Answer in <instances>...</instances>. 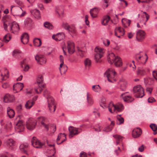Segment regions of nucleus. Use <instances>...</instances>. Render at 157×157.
Wrapping results in <instances>:
<instances>
[{
  "mask_svg": "<svg viewBox=\"0 0 157 157\" xmlns=\"http://www.w3.org/2000/svg\"><path fill=\"white\" fill-rule=\"evenodd\" d=\"M108 61L111 64L114 63L116 67H120L122 65L121 59L118 56H116L113 53H110L107 57Z\"/></svg>",
  "mask_w": 157,
  "mask_h": 157,
  "instance_id": "nucleus-1",
  "label": "nucleus"
},
{
  "mask_svg": "<svg viewBox=\"0 0 157 157\" xmlns=\"http://www.w3.org/2000/svg\"><path fill=\"white\" fill-rule=\"evenodd\" d=\"M104 75L107 78L109 82H115L117 80V74L113 68L108 69L104 73Z\"/></svg>",
  "mask_w": 157,
  "mask_h": 157,
  "instance_id": "nucleus-2",
  "label": "nucleus"
},
{
  "mask_svg": "<svg viewBox=\"0 0 157 157\" xmlns=\"http://www.w3.org/2000/svg\"><path fill=\"white\" fill-rule=\"evenodd\" d=\"M10 11L11 13L14 16L19 17L24 16L25 13V12H23L21 8L18 6H11Z\"/></svg>",
  "mask_w": 157,
  "mask_h": 157,
  "instance_id": "nucleus-3",
  "label": "nucleus"
},
{
  "mask_svg": "<svg viewBox=\"0 0 157 157\" xmlns=\"http://www.w3.org/2000/svg\"><path fill=\"white\" fill-rule=\"evenodd\" d=\"M97 53L95 55V59L96 62H100V59L103 56L105 51L103 48L99 47H96L94 49Z\"/></svg>",
  "mask_w": 157,
  "mask_h": 157,
  "instance_id": "nucleus-4",
  "label": "nucleus"
},
{
  "mask_svg": "<svg viewBox=\"0 0 157 157\" xmlns=\"http://www.w3.org/2000/svg\"><path fill=\"white\" fill-rule=\"evenodd\" d=\"M39 119L41 124L46 128L47 131L48 130V127L50 126L52 129V132L53 133L56 131V126L55 124H48L45 123L46 121H47V119L43 117H39Z\"/></svg>",
  "mask_w": 157,
  "mask_h": 157,
  "instance_id": "nucleus-5",
  "label": "nucleus"
},
{
  "mask_svg": "<svg viewBox=\"0 0 157 157\" xmlns=\"http://www.w3.org/2000/svg\"><path fill=\"white\" fill-rule=\"evenodd\" d=\"M48 107L50 111L54 113L56 109V105L54 101V99L52 97H48L47 99Z\"/></svg>",
  "mask_w": 157,
  "mask_h": 157,
  "instance_id": "nucleus-6",
  "label": "nucleus"
},
{
  "mask_svg": "<svg viewBox=\"0 0 157 157\" xmlns=\"http://www.w3.org/2000/svg\"><path fill=\"white\" fill-rule=\"evenodd\" d=\"M133 92L136 93L137 98H142L144 95V90L140 85H137L133 88Z\"/></svg>",
  "mask_w": 157,
  "mask_h": 157,
  "instance_id": "nucleus-7",
  "label": "nucleus"
},
{
  "mask_svg": "<svg viewBox=\"0 0 157 157\" xmlns=\"http://www.w3.org/2000/svg\"><path fill=\"white\" fill-rule=\"evenodd\" d=\"M9 26L10 32L15 34L17 33L19 30V26L18 24L16 22L14 21L10 24Z\"/></svg>",
  "mask_w": 157,
  "mask_h": 157,
  "instance_id": "nucleus-8",
  "label": "nucleus"
},
{
  "mask_svg": "<svg viewBox=\"0 0 157 157\" xmlns=\"http://www.w3.org/2000/svg\"><path fill=\"white\" fill-rule=\"evenodd\" d=\"M68 129L69 132V137L70 138L72 137L75 135L78 134L82 131L81 128L72 126H70Z\"/></svg>",
  "mask_w": 157,
  "mask_h": 157,
  "instance_id": "nucleus-9",
  "label": "nucleus"
},
{
  "mask_svg": "<svg viewBox=\"0 0 157 157\" xmlns=\"http://www.w3.org/2000/svg\"><path fill=\"white\" fill-rule=\"evenodd\" d=\"M36 121L34 119L29 118L26 121V126L29 130H32L35 128Z\"/></svg>",
  "mask_w": 157,
  "mask_h": 157,
  "instance_id": "nucleus-10",
  "label": "nucleus"
},
{
  "mask_svg": "<svg viewBox=\"0 0 157 157\" xmlns=\"http://www.w3.org/2000/svg\"><path fill=\"white\" fill-rule=\"evenodd\" d=\"M24 126L22 121L19 120L16 124L15 127L16 131L17 132H23L24 129Z\"/></svg>",
  "mask_w": 157,
  "mask_h": 157,
  "instance_id": "nucleus-11",
  "label": "nucleus"
},
{
  "mask_svg": "<svg viewBox=\"0 0 157 157\" xmlns=\"http://www.w3.org/2000/svg\"><path fill=\"white\" fill-rule=\"evenodd\" d=\"M31 143L33 146L35 148H40L44 145L43 143H41L40 140H37L36 138L33 137L31 140Z\"/></svg>",
  "mask_w": 157,
  "mask_h": 157,
  "instance_id": "nucleus-12",
  "label": "nucleus"
},
{
  "mask_svg": "<svg viewBox=\"0 0 157 157\" xmlns=\"http://www.w3.org/2000/svg\"><path fill=\"white\" fill-rule=\"evenodd\" d=\"M75 44L71 40H69L67 42V48L68 53L70 54H72L75 51Z\"/></svg>",
  "mask_w": 157,
  "mask_h": 157,
  "instance_id": "nucleus-13",
  "label": "nucleus"
},
{
  "mask_svg": "<svg viewBox=\"0 0 157 157\" xmlns=\"http://www.w3.org/2000/svg\"><path fill=\"white\" fill-rule=\"evenodd\" d=\"M128 92H126L121 94V97L124 101L128 102H131L133 101L134 99L128 94Z\"/></svg>",
  "mask_w": 157,
  "mask_h": 157,
  "instance_id": "nucleus-14",
  "label": "nucleus"
},
{
  "mask_svg": "<svg viewBox=\"0 0 157 157\" xmlns=\"http://www.w3.org/2000/svg\"><path fill=\"white\" fill-rule=\"evenodd\" d=\"M124 34L123 29L120 27H116L115 29V35L118 38H120Z\"/></svg>",
  "mask_w": 157,
  "mask_h": 157,
  "instance_id": "nucleus-15",
  "label": "nucleus"
},
{
  "mask_svg": "<svg viewBox=\"0 0 157 157\" xmlns=\"http://www.w3.org/2000/svg\"><path fill=\"white\" fill-rule=\"evenodd\" d=\"M145 33L142 30H140L137 31L136 34V39L139 41H141L145 38Z\"/></svg>",
  "mask_w": 157,
  "mask_h": 157,
  "instance_id": "nucleus-16",
  "label": "nucleus"
},
{
  "mask_svg": "<svg viewBox=\"0 0 157 157\" xmlns=\"http://www.w3.org/2000/svg\"><path fill=\"white\" fill-rule=\"evenodd\" d=\"M66 140V135L65 133H60L59 134L57 140L56 142L58 144H60L63 143Z\"/></svg>",
  "mask_w": 157,
  "mask_h": 157,
  "instance_id": "nucleus-17",
  "label": "nucleus"
},
{
  "mask_svg": "<svg viewBox=\"0 0 157 157\" xmlns=\"http://www.w3.org/2000/svg\"><path fill=\"white\" fill-rule=\"evenodd\" d=\"M15 141L13 139H9L6 140L5 144L7 148L12 149L15 146Z\"/></svg>",
  "mask_w": 157,
  "mask_h": 157,
  "instance_id": "nucleus-18",
  "label": "nucleus"
},
{
  "mask_svg": "<svg viewBox=\"0 0 157 157\" xmlns=\"http://www.w3.org/2000/svg\"><path fill=\"white\" fill-rule=\"evenodd\" d=\"M35 58L36 60L40 64L45 63L46 62L45 58L43 55H36Z\"/></svg>",
  "mask_w": 157,
  "mask_h": 157,
  "instance_id": "nucleus-19",
  "label": "nucleus"
},
{
  "mask_svg": "<svg viewBox=\"0 0 157 157\" xmlns=\"http://www.w3.org/2000/svg\"><path fill=\"white\" fill-rule=\"evenodd\" d=\"M142 133V130L140 128H135L132 131V135L134 138H137L140 137Z\"/></svg>",
  "mask_w": 157,
  "mask_h": 157,
  "instance_id": "nucleus-20",
  "label": "nucleus"
},
{
  "mask_svg": "<svg viewBox=\"0 0 157 157\" xmlns=\"http://www.w3.org/2000/svg\"><path fill=\"white\" fill-rule=\"evenodd\" d=\"M15 100V97L12 95L9 94H6L4 97V101L6 102H10L13 101Z\"/></svg>",
  "mask_w": 157,
  "mask_h": 157,
  "instance_id": "nucleus-21",
  "label": "nucleus"
},
{
  "mask_svg": "<svg viewBox=\"0 0 157 157\" xmlns=\"http://www.w3.org/2000/svg\"><path fill=\"white\" fill-rule=\"evenodd\" d=\"M65 37V35L63 33H58L56 35H53L52 38L56 41H59L63 39Z\"/></svg>",
  "mask_w": 157,
  "mask_h": 157,
  "instance_id": "nucleus-22",
  "label": "nucleus"
},
{
  "mask_svg": "<svg viewBox=\"0 0 157 157\" xmlns=\"http://www.w3.org/2000/svg\"><path fill=\"white\" fill-rule=\"evenodd\" d=\"M141 17L142 18V20L140 21V23L145 24L146 22L147 21L149 18V15L146 12H143L141 15Z\"/></svg>",
  "mask_w": 157,
  "mask_h": 157,
  "instance_id": "nucleus-23",
  "label": "nucleus"
},
{
  "mask_svg": "<svg viewBox=\"0 0 157 157\" xmlns=\"http://www.w3.org/2000/svg\"><path fill=\"white\" fill-rule=\"evenodd\" d=\"M123 109L124 106L121 103H118L116 105L113 104V111L120 112L122 111Z\"/></svg>",
  "mask_w": 157,
  "mask_h": 157,
  "instance_id": "nucleus-24",
  "label": "nucleus"
},
{
  "mask_svg": "<svg viewBox=\"0 0 157 157\" xmlns=\"http://www.w3.org/2000/svg\"><path fill=\"white\" fill-rule=\"evenodd\" d=\"M29 36L27 33H24L21 35V42L24 44H27L29 41Z\"/></svg>",
  "mask_w": 157,
  "mask_h": 157,
  "instance_id": "nucleus-25",
  "label": "nucleus"
},
{
  "mask_svg": "<svg viewBox=\"0 0 157 157\" xmlns=\"http://www.w3.org/2000/svg\"><path fill=\"white\" fill-rule=\"evenodd\" d=\"M23 87V84L21 83H17L15 85L13 86V90H15L16 92H18L21 91Z\"/></svg>",
  "mask_w": 157,
  "mask_h": 157,
  "instance_id": "nucleus-26",
  "label": "nucleus"
},
{
  "mask_svg": "<svg viewBox=\"0 0 157 157\" xmlns=\"http://www.w3.org/2000/svg\"><path fill=\"white\" fill-rule=\"evenodd\" d=\"M28 147V144L27 143H25L21 144L19 147L20 150L22 152L27 154V150Z\"/></svg>",
  "mask_w": 157,
  "mask_h": 157,
  "instance_id": "nucleus-27",
  "label": "nucleus"
},
{
  "mask_svg": "<svg viewBox=\"0 0 157 157\" xmlns=\"http://www.w3.org/2000/svg\"><path fill=\"white\" fill-rule=\"evenodd\" d=\"M59 69L61 74H64L67 71L68 67L66 65L60 63Z\"/></svg>",
  "mask_w": 157,
  "mask_h": 157,
  "instance_id": "nucleus-28",
  "label": "nucleus"
},
{
  "mask_svg": "<svg viewBox=\"0 0 157 157\" xmlns=\"http://www.w3.org/2000/svg\"><path fill=\"white\" fill-rule=\"evenodd\" d=\"M43 84H37V86L35 87V90L37 94H40L41 93L44 88Z\"/></svg>",
  "mask_w": 157,
  "mask_h": 157,
  "instance_id": "nucleus-29",
  "label": "nucleus"
},
{
  "mask_svg": "<svg viewBox=\"0 0 157 157\" xmlns=\"http://www.w3.org/2000/svg\"><path fill=\"white\" fill-rule=\"evenodd\" d=\"M31 13L35 18L37 19L39 18L40 17V11L38 10L35 9L31 10Z\"/></svg>",
  "mask_w": 157,
  "mask_h": 157,
  "instance_id": "nucleus-30",
  "label": "nucleus"
},
{
  "mask_svg": "<svg viewBox=\"0 0 157 157\" xmlns=\"http://www.w3.org/2000/svg\"><path fill=\"white\" fill-rule=\"evenodd\" d=\"M34 104V101L32 100H29L25 103V107L27 109H30Z\"/></svg>",
  "mask_w": 157,
  "mask_h": 157,
  "instance_id": "nucleus-31",
  "label": "nucleus"
},
{
  "mask_svg": "<svg viewBox=\"0 0 157 157\" xmlns=\"http://www.w3.org/2000/svg\"><path fill=\"white\" fill-rule=\"evenodd\" d=\"M110 20V17L108 15H106L103 17L101 21V24L104 25H107Z\"/></svg>",
  "mask_w": 157,
  "mask_h": 157,
  "instance_id": "nucleus-32",
  "label": "nucleus"
},
{
  "mask_svg": "<svg viewBox=\"0 0 157 157\" xmlns=\"http://www.w3.org/2000/svg\"><path fill=\"white\" fill-rule=\"evenodd\" d=\"M7 111L8 116L9 118H12L15 115L14 111L10 107H8L7 108Z\"/></svg>",
  "mask_w": 157,
  "mask_h": 157,
  "instance_id": "nucleus-33",
  "label": "nucleus"
},
{
  "mask_svg": "<svg viewBox=\"0 0 157 157\" xmlns=\"http://www.w3.org/2000/svg\"><path fill=\"white\" fill-rule=\"evenodd\" d=\"M98 12V9L96 8H94L91 10L90 11V15L93 18H95L97 16Z\"/></svg>",
  "mask_w": 157,
  "mask_h": 157,
  "instance_id": "nucleus-34",
  "label": "nucleus"
},
{
  "mask_svg": "<svg viewBox=\"0 0 157 157\" xmlns=\"http://www.w3.org/2000/svg\"><path fill=\"white\" fill-rule=\"evenodd\" d=\"M86 97L88 105H92L93 104L94 101L91 95L89 94L88 93H87Z\"/></svg>",
  "mask_w": 157,
  "mask_h": 157,
  "instance_id": "nucleus-35",
  "label": "nucleus"
},
{
  "mask_svg": "<svg viewBox=\"0 0 157 157\" xmlns=\"http://www.w3.org/2000/svg\"><path fill=\"white\" fill-rule=\"evenodd\" d=\"M119 84L121 86L120 88L122 91L124 90L126 88L127 85L126 82L123 80H120L119 82Z\"/></svg>",
  "mask_w": 157,
  "mask_h": 157,
  "instance_id": "nucleus-36",
  "label": "nucleus"
},
{
  "mask_svg": "<svg viewBox=\"0 0 157 157\" xmlns=\"http://www.w3.org/2000/svg\"><path fill=\"white\" fill-rule=\"evenodd\" d=\"M69 33L72 36H74L76 33V30L75 27L73 26H71L69 27V29L67 30Z\"/></svg>",
  "mask_w": 157,
  "mask_h": 157,
  "instance_id": "nucleus-37",
  "label": "nucleus"
},
{
  "mask_svg": "<svg viewBox=\"0 0 157 157\" xmlns=\"http://www.w3.org/2000/svg\"><path fill=\"white\" fill-rule=\"evenodd\" d=\"M117 124L120 125L122 124L124 122V120L123 118L121 117V115H119L117 116Z\"/></svg>",
  "mask_w": 157,
  "mask_h": 157,
  "instance_id": "nucleus-38",
  "label": "nucleus"
},
{
  "mask_svg": "<svg viewBox=\"0 0 157 157\" xmlns=\"http://www.w3.org/2000/svg\"><path fill=\"white\" fill-rule=\"evenodd\" d=\"M32 21L30 18H27L25 21V24L27 27H30L32 26Z\"/></svg>",
  "mask_w": 157,
  "mask_h": 157,
  "instance_id": "nucleus-39",
  "label": "nucleus"
},
{
  "mask_svg": "<svg viewBox=\"0 0 157 157\" xmlns=\"http://www.w3.org/2000/svg\"><path fill=\"white\" fill-rule=\"evenodd\" d=\"M92 90L96 92L99 93L101 91V88L99 85H95L92 86Z\"/></svg>",
  "mask_w": 157,
  "mask_h": 157,
  "instance_id": "nucleus-40",
  "label": "nucleus"
},
{
  "mask_svg": "<svg viewBox=\"0 0 157 157\" xmlns=\"http://www.w3.org/2000/svg\"><path fill=\"white\" fill-rule=\"evenodd\" d=\"M34 45L36 47H39L41 44V41L40 39L35 38L33 40Z\"/></svg>",
  "mask_w": 157,
  "mask_h": 157,
  "instance_id": "nucleus-41",
  "label": "nucleus"
},
{
  "mask_svg": "<svg viewBox=\"0 0 157 157\" xmlns=\"http://www.w3.org/2000/svg\"><path fill=\"white\" fill-rule=\"evenodd\" d=\"M113 137L117 140L116 142L117 145L118 144L119 142L122 141L123 138L122 136L117 134L114 135Z\"/></svg>",
  "mask_w": 157,
  "mask_h": 157,
  "instance_id": "nucleus-42",
  "label": "nucleus"
},
{
  "mask_svg": "<svg viewBox=\"0 0 157 157\" xmlns=\"http://www.w3.org/2000/svg\"><path fill=\"white\" fill-rule=\"evenodd\" d=\"M150 127L154 132L153 134L156 135L157 133V126L156 125L152 124H150Z\"/></svg>",
  "mask_w": 157,
  "mask_h": 157,
  "instance_id": "nucleus-43",
  "label": "nucleus"
},
{
  "mask_svg": "<svg viewBox=\"0 0 157 157\" xmlns=\"http://www.w3.org/2000/svg\"><path fill=\"white\" fill-rule=\"evenodd\" d=\"M44 80L43 76L41 75H39L37 78V84H43Z\"/></svg>",
  "mask_w": 157,
  "mask_h": 157,
  "instance_id": "nucleus-44",
  "label": "nucleus"
},
{
  "mask_svg": "<svg viewBox=\"0 0 157 157\" xmlns=\"http://www.w3.org/2000/svg\"><path fill=\"white\" fill-rule=\"evenodd\" d=\"M11 36L9 34L6 35L3 37V42L7 43L10 40Z\"/></svg>",
  "mask_w": 157,
  "mask_h": 157,
  "instance_id": "nucleus-45",
  "label": "nucleus"
},
{
  "mask_svg": "<svg viewBox=\"0 0 157 157\" xmlns=\"http://www.w3.org/2000/svg\"><path fill=\"white\" fill-rule=\"evenodd\" d=\"M84 64L86 67H89L91 65V60L88 59H86L84 61Z\"/></svg>",
  "mask_w": 157,
  "mask_h": 157,
  "instance_id": "nucleus-46",
  "label": "nucleus"
},
{
  "mask_svg": "<svg viewBox=\"0 0 157 157\" xmlns=\"http://www.w3.org/2000/svg\"><path fill=\"white\" fill-rule=\"evenodd\" d=\"M78 51V54L82 57H83L84 56V54H85V51H83L80 48L78 47L77 48Z\"/></svg>",
  "mask_w": 157,
  "mask_h": 157,
  "instance_id": "nucleus-47",
  "label": "nucleus"
},
{
  "mask_svg": "<svg viewBox=\"0 0 157 157\" xmlns=\"http://www.w3.org/2000/svg\"><path fill=\"white\" fill-rule=\"evenodd\" d=\"M137 73L138 75H144L145 74V72L143 68H139L138 69Z\"/></svg>",
  "mask_w": 157,
  "mask_h": 157,
  "instance_id": "nucleus-48",
  "label": "nucleus"
},
{
  "mask_svg": "<svg viewBox=\"0 0 157 157\" xmlns=\"http://www.w3.org/2000/svg\"><path fill=\"white\" fill-rule=\"evenodd\" d=\"M21 63V66L23 68L24 71H27L29 69V67L28 65L24 64V61H23L22 63V62Z\"/></svg>",
  "mask_w": 157,
  "mask_h": 157,
  "instance_id": "nucleus-49",
  "label": "nucleus"
},
{
  "mask_svg": "<svg viewBox=\"0 0 157 157\" xmlns=\"http://www.w3.org/2000/svg\"><path fill=\"white\" fill-rule=\"evenodd\" d=\"M44 26L45 28H48L49 29H52V26L51 24L48 22H45L44 23Z\"/></svg>",
  "mask_w": 157,
  "mask_h": 157,
  "instance_id": "nucleus-50",
  "label": "nucleus"
},
{
  "mask_svg": "<svg viewBox=\"0 0 157 157\" xmlns=\"http://www.w3.org/2000/svg\"><path fill=\"white\" fill-rule=\"evenodd\" d=\"M112 109H113V104L112 102H111L109 104L108 109L109 111L111 113H113Z\"/></svg>",
  "mask_w": 157,
  "mask_h": 157,
  "instance_id": "nucleus-51",
  "label": "nucleus"
},
{
  "mask_svg": "<svg viewBox=\"0 0 157 157\" xmlns=\"http://www.w3.org/2000/svg\"><path fill=\"white\" fill-rule=\"evenodd\" d=\"M44 97H46L48 99V97H51L50 94V92L47 90H45L44 92Z\"/></svg>",
  "mask_w": 157,
  "mask_h": 157,
  "instance_id": "nucleus-52",
  "label": "nucleus"
},
{
  "mask_svg": "<svg viewBox=\"0 0 157 157\" xmlns=\"http://www.w3.org/2000/svg\"><path fill=\"white\" fill-rule=\"evenodd\" d=\"M101 102L100 104V106H101L103 108H106L107 106V105L105 102V99H102L101 100Z\"/></svg>",
  "mask_w": 157,
  "mask_h": 157,
  "instance_id": "nucleus-53",
  "label": "nucleus"
},
{
  "mask_svg": "<svg viewBox=\"0 0 157 157\" xmlns=\"http://www.w3.org/2000/svg\"><path fill=\"white\" fill-rule=\"evenodd\" d=\"M62 26L63 28L66 29L68 30L70 26L67 23H63L62 25Z\"/></svg>",
  "mask_w": 157,
  "mask_h": 157,
  "instance_id": "nucleus-54",
  "label": "nucleus"
},
{
  "mask_svg": "<svg viewBox=\"0 0 157 157\" xmlns=\"http://www.w3.org/2000/svg\"><path fill=\"white\" fill-rule=\"evenodd\" d=\"M113 128V127L111 126H108L103 129V131L106 132H108L111 131Z\"/></svg>",
  "mask_w": 157,
  "mask_h": 157,
  "instance_id": "nucleus-55",
  "label": "nucleus"
},
{
  "mask_svg": "<svg viewBox=\"0 0 157 157\" xmlns=\"http://www.w3.org/2000/svg\"><path fill=\"white\" fill-rule=\"evenodd\" d=\"M110 43V41L107 39H105L103 41V44L106 46H108L109 45Z\"/></svg>",
  "mask_w": 157,
  "mask_h": 157,
  "instance_id": "nucleus-56",
  "label": "nucleus"
},
{
  "mask_svg": "<svg viewBox=\"0 0 157 157\" xmlns=\"http://www.w3.org/2000/svg\"><path fill=\"white\" fill-rule=\"evenodd\" d=\"M103 1L104 2V3L103 4V7L104 8H105L107 7L108 6V4H107V3L108 1L107 0H103Z\"/></svg>",
  "mask_w": 157,
  "mask_h": 157,
  "instance_id": "nucleus-57",
  "label": "nucleus"
},
{
  "mask_svg": "<svg viewBox=\"0 0 157 157\" xmlns=\"http://www.w3.org/2000/svg\"><path fill=\"white\" fill-rule=\"evenodd\" d=\"M125 21L126 23L128 24V25L129 26L131 23V21L130 20H128L127 19H123L122 21V23L123 24L124 21Z\"/></svg>",
  "mask_w": 157,
  "mask_h": 157,
  "instance_id": "nucleus-58",
  "label": "nucleus"
},
{
  "mask_svg": "<svg viewBox=\"0 0 157 157\" xmlns=\"http://www.w3.org/2000/svg\"><path fill=\"white\" fill-rule=\"evenodd\" d=\"M15 2L17 5L20 6L23 5V2L21 0H15Z\"/></svg>",
  "mask_w": 157,
  "mask_h": 157,
  "instance_id": "nucleus-59",
  "label": "nucleus"
},
{
  "mask_svg": "<svg viewBox=\"0 0 157 157\" xmlns=\"http://www.w3.org/2000/svg\"><path fill=\"white\" fill-rule=\"evenodd\" d=\"M85 23L87 25H89V22L88 21V16L87 15H86L85 16Z\"/></svg>",
  "mask_w": 157,
  "mask_h": 157,
  "instance_id": "nucleus-60",
  "label": "nucleus"
},
{
  "mask_svg": "<svg viewBox=\"0 0 157 157\" xmlns=\"http://www.w3.org/2000/svg\"><path fill=\"white\" fill-rule=\"evenodd\" d=\"M155 101V100L153 97H150L148 99V101L149 103H152Z\"/></svg>",
  "mask_w": 157,
  "mask_h": 157,
  "instance_id": "nucleus-61",
  "label": "nucleus"
},
{
  "mask_svg": "<svg viewBox=\"0 0 157 157\" xmlns=\"http://www.w3.org/2000/svg\"><path fill=\"white\" fill-rule=\"evenodd\" d=\"M153 75L154 78L157 80V71H153Z\"/></svg>",
  "mask_w": 157,
  "mask_h": 157,
  "instance_id": "nucleus-62",
  "label": "nucleus"
},
{
  "mask_svg": "<svg viewBox=\"0 0 157 157\" xmlns=\"http://www.w3.org/2000/svg\"><path fill=\"white\" fill-rule=\"evenodd\" d=\"M87 155L86 153L82 152L80 153V157H87Z\"/></svg>",
  "mask_w": 157,
  "mask_h": 157,
  "instance_id": "nucleus-63",
  "label": "nucleus"
},
{
  "mask_svg": "<svg viewBox=\"0 0 157 157\" xmlns=\"http://www.w3.org/2000/svg\"><path fill=\"white\" fill-rule=\"evenodd\" d=\"M152 89L151 88L148 87L146 89L147 91L148 92V93L151 94L152 92Z\"/></svg>",
  "mask_w": 157,
  "mask_h": 157,
  "instance_id": "nucleus-64",
  "label": "nucleus"
}]
</instances>
